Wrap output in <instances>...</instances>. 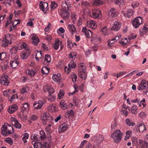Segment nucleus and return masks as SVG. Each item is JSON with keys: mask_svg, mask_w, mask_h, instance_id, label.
<instances>
[{"mask_svg": "<svg viewBox=\"0 0 148 148\" xmlns=\"http://www.w3.org/2000/svg\"><path fill=\"white\" fill-rule=\"evenodd\" d=\"M56 97V96L55 95H49L48 99L49 100L52 102L54 101Z\"/></svg>", "mask_w": 148, "mask_h": 148, "instance_id": "nucleus-46", "label": "nucleus"}, {"mask_svg": "<svg viewBox=\"0 0 148 148\" xmlns=\"http://www.w3.org/2000/svg\"><path fill=\"white\" fill-rule=\"evenodd\" d=\"M55 108L54 105L53 104L49 105L48 107V110L51 112H53V108Z\"/></svg>", "mask_w": 148, "mask_h": 148, "instance_id": "nucleus-57", "label": "nucleus"}, {"mask_svg": "<svg viewBox=\"0 0 148 148\" xmlns=\"http://www.w3.org/2000/svg\"><path fill=\"white\" fill-rule=\"evenodd\" d=\"M60 40H57L55 41L54 46V48L56 50H57L59 48Z\"/></svg>", "mask_w": 148, "mask_h": 148, "instance_id": "nucleus-38", "label": "nucleus"}, {"mask_svg": "<svg viewBox=\"0 0 148 148\" xmlns=\"http://www.w3.org/2000/svg\"><path fill=\"white\" fill-rule=\"evenodd\" d=\"M42 117L43 118L42 120L46 123L51 122L53 119V117L48 113H44Z\"/></svg>", "mask_w": 148, "mask_h": 148, "instance_id": "nucleus-12", "label": "nucleus"}, {"mask_svg": "<svg viewBox=\"0 0 148 148\" xmlns=\"http://www.w3.org/2000/svg\"><path fill=\"white\" fill-rule=\"evenodd\" d=\"M41 57L42 53L41 51L38 52L36 53L35 56V58L37 61H38Z\"/></svg>", "mask_w": 148, "mask_h": 148, "instance_id": "nucleus-43", "label": "nucleus"}, {"mask_svg": "<svg viewBox=\"0 0 148 148\" xmlns=\"http://www.w3.org/2000/svg\"><path fill=\"white\" fill-rule=\"evenodd\" d=\"M148 31V28H141L140 30V34L141 36H143Z\"/></svg>", "mask_w": 148, "mask_h": 148, "instance_id": "nucleus-36", "label": "nucleus"}, {"mask_svg": "<svg viewBox=\"0 0 148 148\" xmlns=\"http://www.w3.org/2000/svg\"><path fill=\"white\" fill-rule=\"evenodd\" d=\"M18 108V106L16 104L10 105L7 109L8 112L10 114H13L15 112Z\"/></svg>", "mask_w": 148, "mask_h": 148, "instance_id": "nucleus-13", "label": "nucleus"}, {"mask_svg": "<svg viewBox=\"0 0 148 148\" xmlns=\"http://www.w3.org/2000/svg\"><path fill=\"white\" fill-rule=\"evenodd\" d=\"M22 136H23L22 139L24 143H26L27 141V139L29 137V134L27 133H25L23 134H22Z\"/></svg>", "mask_w": 148, "mask_h": 148, "instance_id": "nucleus-34", "label": "nucleus"}, {"mask_svg": "<svg viewBox=\"0 0 148 148\" xmlns=\"http://www.w3.org/2000/svg\"><path fill=\"white\" fill-rule=\"evenodd\" d=\"M1 134L5 136H7L9 134H12L14 132L13 127L7 123H5L1 127Z\"/></svg>", "mask_w": 148, "mask_h": 148, "instance_id": "nucleus-2", "label": "nucleus"}, {"mask_svg": "<svg viewBox=\"0 0 148 148\" xmlns=\"http://www.w3.org/2000/svg\"><path fill=\"white\" fill-rule=\"evenodd\" d=\"M75 63L74 62L73 60H71L68 65L69 68H75L76 67Z\"/></svg>", "mask_w": 148, "mask_h": 148, "instance_id": "nucleus-37", "label": "nucleus"}, {"mask_svg": "<svg viewBox=\"0 0 148 148\" xmlns=\"http://www.w3.org/2000/svg\"><path fill=\"white\" fill-rule=\"evenodd\" d=\"M82 31L85 33L87 38H89L92 36V34L91 31L87 29L86 28H82Z\"/></svg>", "mask_w": 148, "mask_h": 148, "instance_id": "nucleus-23", "label": "nucleus"}, {"mask_svg": "<svg viewBox=\"0 0 148 148\" xmlns=\"http://www.w3.org/2000/svg\"><path fill=\"white\" fill-rule=\"evenodd\" d=\"M138 107L136 105L133 104L130 110V112L132 114H136L138 112Z\"/></svg>", "mask_w": 148, "mask_h": 148, "instance_id": "nucleus-28", "label": "nucleus"}, {"mask_svg": "<svg viewBox=\"0 0 148 148\" xmlns=\"http://www.w3.org/2000/svg\"><path fill=\"white\" fill-rule=\"evenodd\" d=\"M132 144L134 146L136 145H137V144H138V145H138L139 143H138L136 138L132 137Z\"/></svg>", "mask_w": 148, "mask_h": 148, "instance_id": "nucleus-44", "label": "nucleus"}, {"mask_svg": "<svg viewBox=\"0 0 148 148\" xmlns=\"http://www.w3.org/2000/svg\"><path fill=\"white\" fill-rule=\"evenodd\" d=\"M65 32V30L64 28H59L57 30V32L59 34L60 33H63Z\"/></svg>", "mask_w": 148, "mask_h": 148, "instance_id": "nucleus-61", "label": "nucleus"}, {"mask_svg": "<svg viewBox=\"0 0 148 148\" xmlns=\"http://www.w3.org/2000/svg\"><path fill=\"white\" fill-rule=\"evenodd\" d=\"M145 140L148 141V134L146 136ZM138 145L140 146L139 148H148V142L143 140H139Z\"/></svg>", "mask_w": 148, "mask_h": 148, "instance_id": "nucleus-8", "label": "nucleus"}, {"mask_svg": "<svg viewBox=\"0 0 148 148\" xmlns=\"http://www.w3.org/2000/svg\"><path fill=\"white\" fill-rule=\"evenodd\" d=\"M121 111H122V114L125 115V116H127L128 114V111L126 110V108H121Z\"/></svg>", "mask_w": 148, "mask_h": 148, "instance_id": "nucleus-52", "label": "nucleus"}, {"mask_svg": "<svg viewBox=\"0 0 148 148\" xmlns=\"http://www.w3.org/2000/svg\"><path fill=\"white\" fill-rule=\"evenodd\" d=\"M18 46V47H16L12 49V51L15 54L16 53L18 50H21L23 48L26 49L27 46V44L25 42L19 44Z\"/></svg>", "mask_w": 148, "mask_h": 148, "instance_id": "nucleus-10", "label": "nucleus"}, {"mask_svg": "<svg viewBox=\"0 0 148 148\" xmlns=\"http://www.w3.org/2000/svg\"><path fill=\"white\" fill-rule=\"evenodd\" d=\"M44 104L43 101L41 100H39L38 101L35 102L33 105L34 108V110L41 108Z\"/></svg>", "mask_w": 148, "mask_h": 148, "instance_id": "nucleus-11", "label": "nucleus"}, {"mask_svg": "<svg viewBox=\"0 0 148 148\" xmlns=\"http://www.w3.org/2000/svg\"><path fill=\"white\" fill-rule=\"evenodd\" d=\"M87 25L88 27L90 28H94V27H97L95 25V23L92 20L88 21H87Z\"/></svg>", "mask_w": 148, "mask_h": 148, "instance_id": "nucleus-27", "label": "nucleus"}, {"mask_svg": "<svg viewBox=\"0 0 148 148\" xmlns=\"http://www.w3.org/2000/svg\"><path fill=\"white\" fill-rule=\"evenodd\" d=\"M70 8V6L69 4L66 5V7L65 6V8L63 9L61 12V16L64 19L66 20H67L69 16V14L68 10Z\"/></svg>", "mask_w": 148, "mask_h": 148, "instance_id": "nucleus-4", "label": "nucleus"}, {"mask_svg": "<svg viewBox=\"0 0 148 148\" xmlns=\"http://www.w3.org/2000/svg\"><path fill=\"white\" fill-rule=\"evenodd\" d=\"M92 17L98 19L101 17V11L99 9H94L92 11Z\"/></svg>", "mask_w": 148, "mask_h": 148, "instance_id": "nucleus-7", "label": "nucleus"}, {"mask_svg": "<svg viewBox=\"0 0 148 148\" xmlns=\"http://www.w3.org/2000/svg\"><path fill=\"white\" fill-rule=\"evenodd\" d=\"M12 36L10 34L5 35L2 40L1 46L5 47L8 46L9 44L11 43Z\"/></svg>", "mask_w": 148, "mask_h": 148, "instance_id": "nucleus-5", "label": "nucleus"}, {"mask_svg": "<svg viewBox=\"0 0 148 148\" xmlns=\"http://www.w3.org/2000/svg\"><path fill=\"white\" fill-rule=\"evenodd\" d=\"M39 6L40 10L44 12L45 11V9L47 8L48 6V3H43L41 1L39 4Z\"/></svg>", "mask_w": 148, "mask_h": 148, "instance_id": "nucleus-24", "label": "nucleus"}, {"mask_svg": "<svg viewBox=\"0 0 148 148\" xmlns=\"http://www.w3.org/2000/svg\"><path fill=\"white\" fill-rule=\"evenodd\" d=\"M138 130L140 132L142 133L146 130L145 126L142 124H140L138 126Z\"/></svg>", "mask_w": 148, "mask_h": 148, "instance_id": "nucleus-31", "label": "nucleus"}, {"mask_svg": "<svg viewBox=\"0 0 148 148\" xmlns=\"http://www.w3.org/2000/svg\"><path fill=\"white\" fill-rule=\"evenodd\" d=\"M107 28H101L100 31L102 32L104 35H106L108 34L109 32V29H107Z\"/></svg>", "mask_w": 148, "mask_h": 148, "instance_id": "nucleus-40", "label": "nucleus"}, {"mask_svg": "<svg viewBox=\"0 0 148 148\" xmlns=\"http://www.w3.org/2000/svg\"><path fill=\"white\" fill-rule=\"evenodd\" d=\"M103 3V2L101 0H95L94 1V4L96 5H102Z\"/></svg>", "mask_w": 148, "mask_h": 148, "instance_id": "nucleus-41", "label": "nucleus"}, {"mask_svg": "<svg viewBox=\"0 0 148 148\" xmlns=\"http://www.w3.org/2000/svg\"><path fill=\"white\" fill-rule=\"evenodd\" d=\"M19 63L18 60L16 59L14 60L10 61V64L11 66L13 69L15 68L18 65Z\"/></svg>", "mask_w": 148, "mask_h": 148, "instance_id": "nucleus-20", "label": "nucleus"}, {"mask_svg": "<svg viewBox=\"0 0 148 148\" xmlns=\"http://www.w3.org/2000/svg\"><path fill=\"white\" fill-rule=\"evenodd\" d=\"M112 25H113L112 28H121L122 26L121 23L117 21H115Z\"/></svg>", "mask_w": 148, "mask_h": 148, "instance_id": "nucleus-35", "label": "nucleus"}, {"mask_svg": "<svg viewBox=\"0 0 148 148\" xmlns=\"http://www.w3.org/2000/svg\"><path fill=\"white\" fill-rule=\"evenodd\" d=\"M30 50L28 49H25L22 53L21 56L22 59H27V57L30 55Z\"/></svg>", "mask_w": 148, "mask_h": 148, "instance_id": "nucleus-16", "label": "nucleus"}, {"mask_svg": "<svg viewBox=\"0 0 148 148\" xmlns=\"http://www.w3.org/2000/svg\"><path fill=\"white\" fill-rule=\"evenodd\" d=\"M51 61V56L49 54H46L45 56V60L44 64H46L47 66L49 64V63H50Z\"/></svg>", "mask_w": 148, "mask_h": 148, "instance_id": "nucleus-25", "label": "nucleus"}, {"mask_svg": "<svg viewBox=\"0 0 148 148\" xmlns=\"http://www.w3.org/2000/svg\"><path fill=\"white\" fill-rule=\"evenodd\" d=\"M118 12L117 11L116 8H112L110 10L108 15L110 17L112 18L115 17L117 15Z\"/></svg>", "mask_w": 148, "mask_h": 148, "instance_id": "nucleus-18", "label": "nucleus"}, {"mask_svg": "<svg viewBox=\"0 0 148 148\" xmlns=\"http://www.w3.org/2000/svg\"><path fill=\"white\" fill-rule=\"evenodd\" d=\"M37 116L36 115H32L31 116L30 118V119L33 121H34L37 120L38 119Z\"/></svg>", "mask_w": 148, "mask_h": 148, "instance_id": "nucleus-62", "label": "nucleus"}, {"mask_svg": "<svg viewBox=\"0 0 148 148\" xmlns=\"http://www.w3.org/2000/svg\"><path fill=\"white\" fill-rule=\"evenodd\" d=\"M23 104L22 109L23 111H28L29 109L30 106L27 103H26Z\"/></svg>", "mask_w": 148, "mask_h": 148, "instance_id": "nucleus-30", "label": "nucleus"}, {"mask_svg": "<svg viewBox=\"0 0 148 148\" xmlns=\"http://www.w3.org/2000/svg\"><path fill=\"white\" fill-rule=\"evenodd\" d=\"M27 80V78L25 76H23L21 79V81L23 83L25 82Z\"/></svg>", "mask_w": 148, "mask_h": 148, "instance_id": "nucleus-59", "label": "nucleus"}, {"mask_svg": "<svg viewBox=\"0 0 148 148\" xmlns=\"http://www.w3.org/2000/svg\"><path fill=\"white\" fill-rule=\"evenodd\" d=\"M67 45L68 47L70 48H71L73 46V44L69 39L67 40Z\"/></svg>", "mask_w": 148, "mask_h": 148, "instance_id": "nucleus-45", "label": "nucleus"}, {"mask_svg": "<svg viewBox=\"0 0 148 148\" xmlns=\"http://www.w3.org/2000/svg\"><path fill=\"white\" fill-rule=\"evenodd\" d=\"M5 141L7 143H9L10 145H12L13 143V141L12 139L9 137L5 139Z\"/></svg>", "mask_w": 148, "mask_h": 148, "instance_id": "nucleus-54", "label": "nucleus"}, {"mask_svg": "<svg viewBox=\"0 0 148 148\" xmlns=\"http://www.w3.org/2000/svg\"><path fill=\"white\" fill-rule=\"evenodd\" d=\"M79 75L82 79L86 77V72H78Z\"/></svg>", "mask_w": 148, "mask_h": 148, "instance_id": "nucleus-51", "label": "nucleus"}, {"mask_svg": "<svg viewBox=\"0 0 148 148\" xmlns=\"http://www.w3.org/2000/svg\"><path fill=\"white\" fill-rule=\"evenodd\" d=\"M13 16V14H10L9 17L8 18L7 21L6 23V27H8L9 25V27L10 28H12V25H13V24H12V20Z\"/></svg>", "mask_w": 148, "mask_h": 148, "instance_id": "nucleus-22", "label": "nucleus"}, {"mask_svg": "<svg viewBox=\"0 0 148 148\" xmlns=\"http://www.w3.org/2000/svg\"><path fill=\"white\" fill-rule=\"evenodd\" d=\"M64 91L62 90H60L58 94L59 99H62L64 96Z\"/></svg>", "mask_w": 148, "mask_h": 148, "instance_id": "nucleus-39", "label": "nucleus"}, {"mask_svg": "<svg viewBox=\"0 0 148 148\" xmlns=\"http://www.w3.org/2000/svg\"><path fill=\"white\" fill-rule=\"evenodd\" d=\"M47 91L49 92V95H51L53 93L54 90L52 88L48 87Z\"/></svg>", "mask_w": 148, "mask_h": 148, "instance_id": "nucleus-49", "label": "nucleus"}, {"mask_svg": "<svg viewBox=\"0 0 148 148\" xmlns=\"http://www.w3.org/2000/svg\"><path fill=\"white\" fill-rule=\"evenodd\" d=\"M53 79L56 82L59 81L60 79V78L56 75L53 74Z\"/></svg>", "mask_w": 148, "mask_h": 148, "instance_id": "nucleus-50", "label": "nucleus"}, {"mask_svg": "<svg viewBox=\"0 0 148 148\" xmlns=\"http://www.w3.org/2000/svg\"><path fill=\"white\" fill-rule=\"evenodd\" d=\"M115 3L116 4L123 5L124 4V2L123 0H116Z\"/></svg>", "mask_w": 148, "mask_h": 148, "instance_id": "nucleus-47", "label": "nucleus"}, {"mask_svg": "<svg viewBox=\"0 0 148 148\" xmlns=\"http://www.w3.org/2000/svg\"><path fill=\"white\" fill-rule=\"evenodd\" d=\"M60 105L63 110H65L67 108V105L64 100H62L60 101Z\"/></svg>", "mask_w": 148, "mask_h": 148, "instance_id": "nucleus-29", "label": "nucleus"}, {"mask_svg": "<svg viewBox=\"0 0 148 148\" xmlns=\"http://www.w3.org/2000/svg\"><path fill=\"white\" fill-rule=\"evenodd\" d=\"M122 136L120 130H118L114 132L113 134L111 135V137L113 139L115 143H117L121 140Z\"/></svg>", "mask_w": 148, "mask_h": 148, "instance_id": "nucleus-3", "label": "nucleus"}, {"mask_svg": "<svg viewBox=\"0 0 148 148\" xmlns=\"http://www.w3.org/2000/svg\"><path fill=\"white\" fill-rule=\"evenodd\" d=\"M145 99H143L142 100L140 101H139V103L138 104L139 106L140 107H141V104L143 106V107H142V108H144L146 105L144 103L145 102Z\"/></svg>", "mask_w": 148, "mask_h": 148, "instance_id": "nucleus-53", "label": "nucleus"}, {"mask_svg": "<svg viewBox=\"0 0 148 148\" xmlns=\"http://www.w3.org/2000/svg\"><path fill=\"white\" fill-rule=\"evenodd\" d=\"M148 88V82L145 80H143L140 84L138 89V90H145Z\"/></svg>", "mask_w": 148, "mask_h": 148, "instance_id": "nucleus-9", "label": "nucleus"}, {"mask_svg": "<svg viewBox=\"0 0 148 148\" xmlns=\"http://www.w3.org/2000/svg\"><path fill=\"white\" fill-rule=\"evenodd\" d=\"M133 14V10L131 9H129L127 12L126 14L124 13L123 15L125 17H127L130 18L132 16Z\"/></svg>", "mask_w": 148, "mask_h": 148, "instance_id": "nucleus-33", "label": "nucleus"}, {"mask_svg": "<svg viewBox=\"0 0 148 148\" xmlns=\"http://www.w3.org/2000/svg\"><path fill=\"white\" fill-rule=\"evenodd\" d=\"M126 138H129L132 135V131H128L126 132Z\"/></svg>", "mask_w": 148, "mask_h": 148, "instance_id": "nucleus-56", "label": "nucleus"}, {"mask_svg": "<svg viewBox=\"0 0 148 148\" xmlns=\"http://www.w3.org/2000/svg\"><path fill=\"white\" fill-rule=\"evenodd\" d=\"M6 54L5 53H0V60H4L6 56Z\"/></svg>", "mask_w": 148, "mask_h": 148, "instance_id": "nucleus-55", "label": "nucleus"}, {"mask_svg": "<svg viewBox=\"0 0 148 148\" xmlns=\"http://www.w3.org/2000/svg\"><path fill=\"white\" fill-rule=\"evenodd\" d=\"M40 136L36 134H33L31 136V138L32 140V143L34 145V148H45V146L44 144H46V142L43 143V140L46 138V137L45 131L42 130L40 132Z\"/></svg>", "mask_w": 148, "mask_h": 148, "instance_id": "nucleus-1", "label": "nucleus"}, {"mask_svg": "<svg viewBox=\"0 0 148 148\" xmlns=\"http://www.w3.org/2000/svg\"><path fill=\"white\" fill-rule=\"evenodd\" d=\"M18 98L17 95L16 94L13 95L10 98V101L12 102L13 99Z\"/></svg>", "mask_w": 148, "mask_h": 148, "instance_id": "nucleus-58", "label": "nucleus"}, {"mask_svg": "<svg viewBox=\"0 0 148 148\" xmlns=\"http://www.w3.org/2000/svg\"><path fill=\"white\" fill-rule=\"evenodd\" d=\"M142 18L140 17H138L133 19L132 21L133 26L135 28H138L141 24Z\"/></svg>", "mask_w": 148, "mask_h": 148, "instance_id": "nucleus-6", "label": "nucleus"}, {"mask_svg": "<svg viewBox=\"0 0 148 148\" xmlns=\"http://www.w3.org/2000/svg\"><path fill=\"white\" fill-rule=\"evenodd\" d=\"M71 17L73 22L77 18L76 15L75 14H72L71 15Z\"/></svg>", "mask_w": 148, "mask_h": 148, "instance_id": "nucleus-63", "label": "nucleus"}, {"mask_svg": "<svg viewBox=\"0 0 148 148\" xmlns=\"http://www.w3.org/2000/svg\"><path fill=\"white\" fill-rule=\"evenodd\" d=\"M68 127V124L66 123H64L61 125L58 128V131L59 133L64 132L66 131Z\"/></svg>", "mask_w": 148, "mask_h": 148, "instance_id": "nucleus-15", "label": "nucleus"}, {"mask_svg": "<svg viewBox=\"0 0 148 148\" xmlns=\"http://www.w3.org/2000/svg\"><path fill=\"white\" fill-rule=\"evenodd\" d=\"M30 37L32 40V44L34 45L37 46L39 41V38L36 35L33 34H31Z\"/></svg>", "mask_w": 148, "mask_h": 148, "instance_id": "nucleus-17", "label": "nucleus"}, {"mask_svg": "<svg viewBox=\"0 0 148 148\" xmlns=\"http://www.w3.org/2000/svg\"><path fill=\"white\" fill-rule=\"evenodd\" d=\"M8 76L4 75L0 77V83L3 85L8 86L9 82L8 80Z\"/></svg>", "mask_w": 148, "mask_h": 148, "instance_id": "nucleus-14", "label": "nucleus"}, {"mask_svg": "<svg viewBox=\"0 0 148 148\" xmlns=\"http://www.w3.org/2000/svg\"><path fill=\"white\" fill-rule=\"evenodd\" d=\"M82 19L81 18H79L77 22V25L78 27H79L81 25H82Z\"/></svg>", "mask_w": 148, "mask_h": 148, "instance_id": "nucleus-64", "label": "nucleus"}, {"mask_svg": "<svg viewBox=\"0 0 148 148\" xmlns=\"http://www.w3.org/2000/svg\"><path fill=\"white\" fill-rule=\"evenodd\" d=\"M66 113L69 114V116L74 115V114L73 110H71L67 112Z\"/></svg>", "mask_w": 148, "mask_h": 148, "instance_id": "nucleus-60", "label": "nucleus"}, {"mask_svg": "<svg viewBox=\"0 0 148 148\" xmlns=\"http://www.w3.org/2000/svg\"><path fill=\"white\" fill-rule=\"evenodd\" d=\"M12 124L17 128L20 129L21 128L22 126L21 124H20L16 118H13L12 119Z\"/></svg>", "mask_w": 148, "mask_h": 148, "instance_id": "nucleus-19", "label": "nucleus"}, {"mask_svg": "<svg viewBox=\"0 0 148 148\" xmlns=\"http://www.w3.org/2000/svg\"><path fill=\"white\" fill-rule=\"evenodd\" d=\"M29 90L28 87H23L21 90V92L22 94L27 93Z\"/></svg>", "mask_w": 148, "mask_h": 148, "instance_id": "nucleus-42", "label": "nucleus"}, {"mask_svg": "<svg viewBox=\"0 0 148 148\" xmlns=\"http://www.w3.org/2000/svg\"><path fill=\"white\" fill-rule=\"evenodd\" d=\"M47 138L49 142H48L46 141H45L44 140H43V143H44L45 142L46 143V144H44V145H45V148H50L51 146V143L52 141L51 140V135L49 134V135L47 137Z\"/></svg>", "mask_w": 148, "mask_h": 148, "instance_id": "nucleus-21", "label": "nucleus"}, {"mask_svg": "<svg viewBox=\"0 0 148 148\" xmlns=\"http://www.w3.org/2000/svg\"><path fill=\"white\" fill-rule=\"evenodd\" d=\"M125 123L129 126H133L135 125L134 122L132 120L129 119H127L125 121Z\"/></svg>", "mask_w": 148, "mask_h": 148, "instance_id": "nucleus-32", "label": "nucleus"}, {"mask_svg": "<svg viewBox=\"0 0 148 148\" xmlns=\"http://www.w3.org/2000/svg\"><path fill=\"white\" fill-rule=\"evenodd\" d=\"M26 74L27 77H34L35 74V72L33 70H28L26 71Z\"/></svg>", "mask_w": 148, "mask_h": 148, "instance_id": "nucleus-26", "label": "nucleus"}, {"mask_svg": "<svg viewBox=\"0 0 148 148\" xmlns=\"http://www.w3.org/2000/svg\"><path fill=\"white\" fill-rule=\"evenodd\" d=\"M57 7V4L55 2H52L51 4V8L52 10L55 9Z\"/></svg>", "mask_w": 148, "mask_h": 148, "instance_id": "nucleus-48", "label": "nucleus"}]
</instances>
